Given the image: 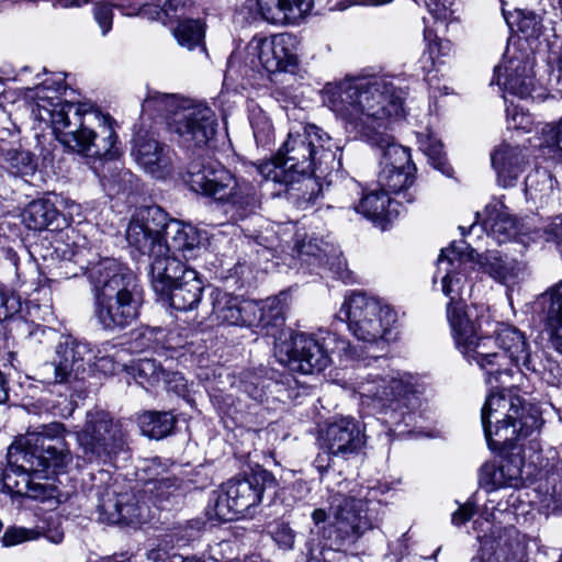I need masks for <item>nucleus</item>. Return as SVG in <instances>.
<instances>
[{
  "instance_id": "obj_33",
  "label": "nucleus",
  "mask_w": 562,
  "mask_h": 562,
  "mask_svg": "<svg viewBox=\"0 0 562 562\" xmlns=\"http://www.w3.org/2000/svg\"><path fill=\"white\" fill-rule=\"evenodd\" d=\"M392 201L387 192L384 190L372 191L364 194L358 204H351L350 207L363 217L380 226L386 228L387 222L391 220V211L389 206Z\"/></svg>"
},
{
  "instance_id": "obj_25",
  "label": "nucleus",
  "mask_w": 562,
  "mask_h": 562,
  "mask_svg": "<svg viewBox=\"0 0 562 562\" xmlns=\"http://www.w3.org/2000/svg\"><path fill=\"white\" fill-rule=\"evenodd\" d=\"M363 445L361 425L352 417H341L326 428L324 447L331 456L346 458L358 452Z\"/></svg>"
},
{
  "instance_id": "obj_47",
  "label": "nucleus",
  "mask_w": 562,
  "mask_h": 562,
  "mask_svg": "<svg viewBox=\"0 0 562 562\" xmlns=\"http://www.w3.org/2000/svg\"><path fill=\"white\" fill-rule=\"evenodd\" d=\"M541 18L532 11H516L518 30L527 37H538L541 33Z\"/></svg>"
},
{
  "instance_id": "obj_30",
  "label": "nucleus",
  "mask_w": 562,
  "mask_h": 562,
  "mask_svg": "<svg viewBox=\"0 0 562 562\" xmlns=\"http://www.w3.org/2000/svg\"><path fill=\"white\" fill-rule=\"evenodd\" d=\"M492 166L498 183L508 188L516 183L525 162V155L518 146L502 144L491 155Z\"/></svg>"
},
{
  "instance_id": "obj_35",
  "label": "nucleus",
  "mask_w": 562,
  "mask_h": 562,
  "mask_svg": "<svg viewBox=\"0 0 562 562\" xmlns=\"http://www.w3.org/2000/svg\"><path fill=\"white\" fill-rule=\"evenodd\" d=\"M557 180L547 169L537 168L525 179V193L527 199L540 205L547 204L555 194Z\"/></svg>"
},
{
  "instance_id": "obj_10",
  "label": "nucleus",
  "mask_w": 562,
  "mask_h": 562,
  "mask_svg": "<svg viewBox=\"0 0 562 562\" xmlns=\"http://www.w3.org/2000/svg\"><path fill=\"white\" fill-rule=\"evenodd\" d=\"M274 353L280 362L303 374L325 370L331 362V355L340 361L360 358L349 340L323 329L315 334L294 333L289 339H279L274 344Z\"/></svg>"
},
{
  "instance_id": "obj_32",
  "label": "nucleus",
  "mask_w": 562,
  "mask_h": 562,
  "mask_svg": "<svg viewBox=\"0 0 562 562\" xmlns=\"http://www.w3.org/2000/svg\"><path fill=\"white\" fill-rule=\"evenodd\" d=\"M164 237L168 241L169 254L179 251L186 258L193 255L200 245V236L195 227L177 220H168L166 215Z\"/></svg>"
},
{
  "instance_id": "obj_11",
  "label": "nucleus",
  "mask_w": 562,
  "mask_h": 562,
  "mask_svg": "<svg viewBox=\"0 0 562 562\" xmlns=\"http://www.w3.org/2000/svg\"><path fill=\"white\" fill-rule=\"evenodd\" d=\"M166 213L159 206L139 209L131 218L126 228V240L133 249L151 259V286L164 290V277L167 270L179 269V259L169 256V246L164 237Z\"/></svg>"
},
{
  "instance_id": "obj_43",
  "label": "nucleus",
  "mask_w": 562,
  "mask_h": 562,
  "mask_svg": "<svg viewBox=\"0 0 562 562\" xmlns=\"http://www.w3.org/2000/svg\"><path fill=\"white\" fill-rule=\"evenodd\" d=\"M273 382L257 372H246L240 380L241 391L257 403H263Z\"/></svg>"
},
{
  "instance_id": "obj_17",
  "label": "nucleus",
  "mask_w": 562,
  "mask_h": 562,
  "mask_svg": "<svg viewBox=\"0 0 562 562\" xmlns=\"http://www.w3.org/2000/svg\"><path fill=\"white\" fill-rule=\"evenodd\" d=\"M274 486V477L263 469L255 470L245 477L233 479L224 485L223 492L215 499V516L224 521L234 520L258 506L265 490Z\"/></svg>"
},
{
  "instance_id": "obj_62",
  "label": "nucleus",
  "mask_w": 562,
  "mask_h": 562,
  "mask_svg": "<svg viewBox=\"0 0 562 562\" xmlns=\"http://www.w3.org/2000/svg\"><path fill=\"white\" fill-rule=\"evenodd\" d=\"M329 514L326 513L323 508H317L312 513V520L315 525H319L325 522L328 518Z\"/></svg>"
},
{
  "instance_id": "obj_26",
  "label": "nucleus",
  "mask_w": 562,
  "mask_h": 562,
  "mask_svg": "<svg viewBox=\"0 0 562 562\" xmlns=\"http://www.w3.org/2000/svg\"><path fill=\"white\" fill-rule=\"evenodd\" d=\"M133 155L137 164L155 178L161 179L171 172V150L153 137L138 135Z\"/></svg>"
},
{
  "instance_id": "obj_51",
  "label": "nucleus",
  "mask_w": 562,
  "mask_h": 562,
  "mask_svg": "<svg viewBox=\"0 0 562 562\" xmlns=\"http://www.w3.org/2000/svg\"><path fill=\"white\" fill-rule=\"evenodd\" d=\"M20 308V297L13 292L0 286V322L12 317Z\"/></svg>"
},
{
  "instance_id": "obj_22",
  "label": "nucleus",
  "mask_w": 562,
  "mask_h": 562,
  "mask_svg": "<svg viewBox=\"0 0 562 562\" xmlns=\"http://www.w3.org/2000/svg\"><path fill=\"white\" fill-rule=\"evenodd\" d=\"M527 562V542L514 527L498 529L481 539L480 552L472 561Z\"/></svg>"
},
{
  "instance_id": "obj_15",
  "label": "nucleus",
  "mask_w": 562,
  "mask_h": 562,
  "mask_svg": "<svg viewBox=\"0 0 562 562\" xmlns=\"http://www.w3.org/2000/svg\"><path fill=\"white\" fill-rule=\"evenodd\" d=\"M126 430L104 411H89L86 422L77 432L80 457L87 462H108L126 445Z\"/></svg>"
},
{
  "instance_id": "obj_41",
  "label": "nucleus",
  "mask_w": 562,
  "mask_h": 562,
  "mask_svg": "<svg viewBox=\"0 0 562 562\" xmlns=\"http://www.w3.org/2000/svg\"><path fill=\"white\" fill-rule=\"evenodd\" d=\"M7 168L15 176H29L36 169L34 155L21 148H10L3 151Z\"/></svg>"
},
{
  "instance_id": "obj_57",
  "label": "nucleus",
  "mask_w": 562,
  "mask_h": 562,
  "mask_svg": "<svg viewBox=\"0 0 562 562\" xmlns=\"http://www.w3.org/2000/svg\"><path fill=\"white\" fill-rule=\"evenodd\" d=\"M238 15L241 16L243 21L247 24L262 21L261 14L259 13L258 0H247L239 9Z\"/></svg>"
},
{
  "instance_id": "obj_8",
  "label": "nucleus",
  "mask_w": 562,
  "mask_h": 562,
  "mask_svg": "<svg viewBox=\"0 0 562 562\" xmlns=\"http://www.w3.org/2000/svg\"><path fill=\"white\" fill-rule=\"evenodd\" d=\"M183 179L193 192L226 205L225 212L233 221H241L260 207L256 187L245 179L236 178L217 161H191Z\"/></svg>"
},
{
  "instance_id": "obj_12",
  "label": "nucleus",
  "mask_w": 562,
  "mask_h": 562,
  "mask_svg": "<svg viewBox=\"0 0 562 562\" xmlns=\"http://www.w3.org/2000/svg\"><path fill=\"white\" fill-rule=\"evenodd\" d=\"M337 317L347 323L351 334L381 352L394 339L395 311L383 301L364 293H352L342 303Z\"/></svg>"
},
{
  "instance_id": "obj_24",
  "label": "nucleus",
  "mask_w": 562,
  "mask_h": 562,
  "mask_svg": "<svg viewBox=\"0 0 562 562\" xmlns=\"http://www.w3.org/2000/svg\"><path fill=\"white\" fill-rule=\"evenodd\" d=\"M532 67L533 61L529 58L510 57L494 68L491 83L498 85L504 92L525 99L533 90Z\"/></svg>"
},
{
  "instance_id": "obj_58",
  "label": "nucleus",
  "mask_w": 562,
  "mask_h": 562,
  "mask_svg": "<svg viewBox=\"0 0 562 562\" xmlns=\"http://www.w3.org/2000/svg\"><path fill=\"white\" fill-rule=\"evenodd\" d=\"M475 514V506L471 502L460 505L459 508L452 513L451 522L454 526H461L469 521Z\"/></svg>"
},
{
  "instance_id": "obj_39",
  "label": "nucleus",
  "mask_w": 562,
  "mask_h": 562,
  "mask_svg": "<svg viewBox=\"0 0 562 562\" xmlns=\"http://www.w3.org/2000/svg\"><path fill=\"white\" fill-rule=\"evenodd\" d=\"M126 351L111 342H104L97 351L91 349L90 357L92 361L89 364L94 366L99 371L105 374H113L125 367L124 356Z\"/></svg>"
},
{
  "instance_id": "obj_36",
  "label": "nucleus",
  "mask_w": 562,
  "mask_h": 562,
  "mask_svg": "<svg viewBox=\"0 0 562 562\" xmlns=\"http://www.w3.org/2000/svg\"><path fill=\"white\" fill-rule=\"evenodd\" d=\"M283 184L289 187V198L301 210L314 205L322 193V188L313 176H296L293 182Z\"/></svg>"
},
{
  "instance_id": "obj_45",
  "label": "nucleus",
  "mask_w": 562,
  "mask_h": 562,
  "mask_svg": "<svg viewBox=\"0 0 562 562\" xmlns=\"http://www.w3.org/2000/svg\"><path fill=\"white\" fill-rule=\"evenodd\" d=\"M419 148L428 157L434 168L450 176L452 169L446 161L443 146L439 139L432 135L423 136L419 139Z\"/></svg>"
},
{
  "instance_id": "obj_56",
  "label": "nucleus",
  "mask_w": 562,
  "mask_h": 562,
  "mask_svg": "<svg viewBox=\"0 0 562 562\" xmlns=\"http://www.w3.org/2000/svg\"><path fill=\"white\" fill-rule=\"evenodd\" d=\"M419 3L420 0H414ZM427 10L437 20H446L450 15L449 1L448 0H423Z\"/></svg>"
},
{
  "instance_id": "obj_2",
  "label": "nucleus",
  "mask_w": 562,
  "mask_h": 562,
  "mask_svg": "<svg viewBox=\"0 0 562 562\" xmlns=\"http://www.w3.org/2000/svg\"><path fill=\"white\" fill-rule=\"evenodd\" d=\"M484 436L492 450L515 449L499 462H485L480 471V483L487 490L519 487L524 482L527 449L533 453L540 450L538 436L542 425L539 411L519 397L507 398L499 393H491L481 411Z\"/></svg>"
},
{
  "instance_id": "obj_5",
  "label": "nucleus",
  "mask_w": 562,
  "mask_h": 562,
  "mask_svg": "<svg viewBox=\"0 0 562 562\" xmlns=\"http://www.w3.org/2000/svg\"><path fill=\"white\" fill-rule=\"evenodd\" d=\"M456 346L464 358L474 361L486 374L491 386L506 384L514 375V368L535 372L529 345L525 334L517 327L499 324L494 336L481 337L475 323L457 307L449 314Z\"/></svg>"
},
{
  "instance_id": "obj_59",
  "label": "nucleus",
  "mask_w": 562,
  "mask_h": 562,
  "mask_svg": "<svg viewBox=\"0 0 562 562\" xmlns=\"http://www.w3.org/2000/svg\"><path fill=\"white\" fill-rule=\"evenodd\" d=\"M506 112L509 128L527 130L529 124L531 123L530 117L527 114L519 112L516 108L513 110L507 109Z\"/></svg>"
},
{
  "instance_id": "obj_27",
  "label": "nucleus",
  "mask_w": 562,
  "mask_h": 562,
  "mask_svg": "<svg viewBox=\"0 0 562 562\" xmlns=\"http://www.w3.org/2000/svg\"><path fill=\"white\" fill-rule=\"evenodd\" d=\"M480 269L494 281L512 286L520 282L526 276V266L522 261L497 250L477 255Z\"/></svg>"
},
{
  "instance_id": "obj_60",
  "label": "nucleus",
  "mask_w": 562,
  "mask_h": 562,
  "mask_svg": "<svg viewBox=\"0 0 562 562\" xmlns=\"http://www.w3.org/2000/svg\"><path fill=\"white\" fill-rule=\"evenodd\" d=\"M164 12L168 18H177L178 12L184 9L182 0H167L164 4Z\"/></svg>"
},
{
  "instance_id": "obj_37",
  "label": "nucleus",
  "mask_w": 562,
  "mask_h": 562,
  "mask_svg": "<svg viewBox=\"0 0 562 562\" xmlns=\"http://www.w3.org/2000/svg\"><path fill=\"white\" fill-rule=\"evenodd\" d=\"M137 422L143 435L161 439L172 431L176 418L169 412H146L138 416Z\"/></svg>"
},
{
  "instance_id": "obj_61",
  "label": "nucleus",
  "mask_w": 562,
  "mask_h": 562,
  "mask_svg": "<svg viewBox=\"0 0 562 562\" xmlns=\"http://www.w3.org/2000/svg\"><path fill=\"white\" fill-rule=\"evenodd\" d=\"M551 329L550 342L552 348L562 356V325L549 327Z\"/></svg>"
},
{
  "instance_id": "obj_40",
  "label": "nucleus",
  "mask_w": 562,
  "mask_h": 562,
  "mask_svg": "<svg viewBox=\"0 0 562 562\" xmlns=\"http://www.w3.org/2000/svg\"><path fill=\"white\" fill-rule=\"evenodd\" d=\"M549 327L562 325V281L548 289L540 297Z\"/></svg>"
},
{
  "instance_id": "obj_44",
  "label": "nucleus",
  "mask_w": 562,
  "mask_h": 562,
  "mask_svg": "<svg viewBox=\"0 0 562 562\" xmlns=\"http://www.w3.org/2000/svg\"><path fill=\"white\" fill-rule=\"evenodd\" d=\"M173 35L181 46L193 49L202 43L204 29L199 20L188 19L178 24L173 31Z\"/></svg>"
},
{
  "instance_id": "obj_31",
  "label": "nucleus",
  "mask_w": 562,
  "mask_h": 562,
  "mask_svg": "<svg viewBox=\"0 0 562 562\" xmlns=\"http://www.w3.org/2000/svg\"><path fill=\"white\" fill-rule=\"evenodd\" d=\"M484 213L482 228L497 243H505L516 235V221L503 203L487 204Z\"/></svg>"
},
{
  "instance_id": "obj_64",
  "label": "nucleus",
  "mask_w": 562,
  "mask_h": 562,
  "mask_svg": "<svg viewBox=\"0 0 562 562\" xmlns=\"http://www.w3.org/2000/svg\"><path fill=\"white\" fill-rule=\"evenodd\" d=\"M550 232L562 241V218H559V222H553L551 224Z\"/></svg>"
},
{
  "instance_id": "obj_52",
  "label": "nucleus",
  "mask_w": 562,
  "mask_h": 562,
  "mask_svg": "<svg viewBox=\"0 0 562 562\" xmlns=\"http://www.w3.org/2000/svg\"><path fill=\"white\" fill-rule=\"evenodd\" d=\"M274 542L283 550H291L294 547L295 533L286 524H279L271 531Z\"/></svg>"
},
{
  "instance_id": "obj_23",
  "label": "nucleus",
  "mask_w": 562,
  "mask_h": 562,
  "mask_svg": "<svg viewBox=\"0 0 562 562\" xmlns=\"http://www.w3.org/2000/svg\"><path fill=\"white\" fill-rule=\"evenodd\" d=\"M462 246L451 245L442 249L438 258L437 270L443 273L441 278V291L449 297L447 315L461 306L462 311L471 318L465 305L461 301L462 289L465 283V277L459 272V269L465 263Z\"/></svg>"
},
{
  "instance_id": "obj_13",
  "label": "nucleus",
  "mask_w": 562,
  "mask_h": 562,
  "mask_svg": "<svg viewBox=\"0 0 562 562\" xmlns=\"http://www.w3.org/2000/svg\"><path fill=\"white\" fill-rule=\"evenodd\" d=\"M297 40L290 33H278L271 36L255 35L245 47V59L241 53L234 52L227 61L226 76H248L249 71L259 66L268 72H293L299 64Z\"/></svg>"
},
{
  "instance_id": "obj_21",
  "label": "nucleus",
  "mask_w": 562,
  "mask_h": 562,
  "mask_svg": "<svg viewBox=\"0 0 562 562\" xmlns=\"http://www.w3.org/2000/svg\"><path fill=\"white\" fill-rule=\"evenodd\" d=\"M164 281L166 283L164 290L160 291L155 286L153 290L162 300L168 301L172 308L188 312L198 307L202 299L203 284L195 270L187 269L179 260V269L175 272L167 270Z\"/></svg>"
},
{
  "instance_id": "obj_4",
  "label": "nucleus",
  "mask_w": 562,
  "mask_h": 562,
  "mask_svg": "<svg viewBox=\"0 0 562 562\" xmlns=\"http://www.w3.org/2000/svg\"><path fill=\"white\" fill-rule=\"evenodd\" d=\"M61 88L60 80L52 85L45 80L36 88V95L42 101L36 104L37 117L49 123L56 138L69 149L102 166L112 164L119 155L113 119L90 104L44 94L45 90L58 92Z\"/></svg>"
},
{
  "instance_id": "obj_28",
  "label": "nucleus",
  "mask_w": 562,
  "mask_h": 562,
  "mask_svg": "<svg viewBox=\"0 0 562 562\" xmlns=\"http://www.w3.org/2000/svg\"><path fill=\"white\" fill-rule=\"evenodd\" d=\"M261 20L273 25H297L311 12L313 0H258Z\"/></svg>"
},
{
  "instance_id": "obj_49",
  "label": "nucleus",
  "mask_w": 562,
  "mask_h": 562,
  "mask_svg": "<svg viewBox=\"0 0 562 562\" xmlns=\"http://www.w3.org/2000/svg\"><path fill=\"white\" fill-rule=\"evenodd\" d=\"M541 135V148L547 147L554 156L562 155V120L555 126L543 127Z\"/></svg>"
},
{
  "instance_id": "obj_1",
  "label": "nucleus",
  "mask_w": 562,
  "mask_h": 562,
  "mask_svg": "<svg viewBox=\"0 0 562 562\" xmlns=\"http://www.w3.org/2000/svg\"><path fill=\"white\" fill-rule=\"evenodd\" d=\"M384 75L347 78L324 91V103L340 117L355 138H361L381 151V190L390 193L411 187V153L387 133L390 125L404 117V95Z\"/></svg>"
},
{
  "instance_id": "obj_46",
  "label": "nucleus",
  "mask_w": 562,
  "mask_h": 562,
  "mask_svg": "<svg viewBox=\"0 0 562 562\" xmlns=\"http://www.w3.org/2000/svg\"><path fill=\"white\" fill-rule=\"evenodd\" d=\"M41 537V532L34 528L12 526L5 529L1 543L3 547H14L26 541H34Z\"/></svg>"
},
{
  "instance_id": "obj_6",
  "label": "nucleus",
  "mask_w": 562,
  "mask_h": 562,
  "mask_svg": "<svg viewBox=\"0 0 562 562\" xmlns=\"http://www.w3.org/2000/svg\"><path fill=\"white\" fill-rule=\"evenodd\" d=\"M339 146L316 125L291 130L272 160L261 162L257 171L266 180L291 183L296 176H326L340 167Z\"/></svg>"
},
{
  "instance_id": "obj_19",
  "label": "nucleus",
  "mask_w": 562,
  "mask_h": 562,
  "mask_svg": "<svg viewBox=\"0 0 562 562\" xmlns=\"http://www.w3.org/2000/svg\"><path fill=\"white\" fill-rule=\"evenodd\" d=\"M91 347L86 341L67 338L56 346L53 361L37 369L41 382L45 384L69 383L80 378L85 366L92 361Z\"/></svg>"
},
{
  "instance_id": "obj_16",
  "label": "nucleus",
  "mask_w": 562,
  "mask_h": 562,
  "mask_svg": "<svg viewBox=\"0 0 562 562\" xmlns=\"http://www.w3.org/2000/svg\"><path fill=\"white\" fill-rule=\"evenodd\" d=\"M212 312L210 318L217 324L233 326L268 327L283 325L284 317L279 302L259 306L251 301H240L227 292L215 289L210 294Z\"/></svg>"
},
{
  "instance_id": "obj_53",
  "label": "nucleus",
  "mask_w": 562,
  "mask_h": 562,
  "mask_svg": "<svg viewBox=\"0 0 562 562\" xmlns=\"http://www.w3.org/2000/svg\"><path fill=\"white\" fill-rule=\"evenodd\" d=\"M93 15L101 29V34L106 35L112 29L113 11L112 5L106 3H98L93 9Z\"/></svg>"
},
{
  "instance_id": "obj_38",
  "label": "nucleus",
  "mask_w": 562,
  "mask_h": 562,
  "mask_svg": "<svg viewBox=\"0 0 562 562\" xmlns=\"http://www.w3.org/2000/svg\"><path fill=\"white\" fill-rule=\"evenodd\" d=\"M182 100L177 94L161 93L158 91H149L142 104V112L149 115L165 116L168 121L172 119L175 112L179 110Z\"/></svg>"
},
{
  "instance_id": "obj_55",
  "label": "nucleus",
  "mask_w": 562,
  "mask_h": 562,
  "mask_svg": "<svg viewBox=\"0 0 562 562\" xmlns=\"http://www.w3.org/2000/svg\"><path fill=\"white\" fill-rule=\"evenodd\" d=\"M251 125L256 142L261 145L268 144L273 130L271 123L265 117H260L254 120Z\"/></svg>"
},
{
  "instance_id": "obj_42",
  "label": "nucleus",
  "mask_w": 562,
  "mask_h": 562,
  "mask_svg": "<svg viewBox=\"0 0 562 562\" xmlns=\"http://www.w3.org/2000/svg\"><path fill=\"white\" fill-rule=\"evenodd\" d=\"M132 368L137 383L144 387L155 386L166 374V370L155 359H138Z\"/></svg>"
},
{
  "instance_id": "obj_50",
  "label": "nucleus",
  "mask_w": 562,
  "mask_h": 562,
  "mask_svg": "<svg viewBox=\"0 0 562 562\" xmlns=\"http://www.w3.org/2000/svg\"><path fill=\"white\" fill-rule=\"evenodd\" d=\"M424 40L427 43L431 58L439 56H449L452 52V44L448 40L439 38L431 29L424 30Z\"/></svg>"
},
{
  "instance_id": "obj_54",
  "label": "nucleus",
  "mask_w": 562,
  "mask_h": 562,
  "mask_svg": "<svg viewBox=\"0 0 562 562\" xmlns=\"http://www.w3.org/2000/svg\"><path fill=\"white\" fill-rule=\"evenodd\" d=\"M162 381L166 383L168 391H171L179 396H186L188 391V382L183 374L179 372L166 371Z\"/></svg>"
},
{
  "instance_id": "obj_18",
  "label": "nucleus",
  "mask_w": 562,
  "mask_h": 562,
  "mask_svg": "<svg viewBox=\"0 0 562 562\" xmlns=\"http://www.w3.org/2000/svg\"><path fill=\"white\" fill-rule=\"evenodd\" d=\"M169 128L178 136V143L183 148L204 150L216 134V114L203 102L182 100L169 122Z\"/></svg>"
},
{
  "instance_id": "obj_63",
  "label": "nucleus",
  "mask_w": 562,
  "mask_h": 562,
  "mask_svg": "<svg viewBox=\"0 0 562 562\" xmlns=\"http://www.w3.org/2000/svg\"><path fill=\"white\" fill-rule=\"evenodd\" d=\"M45 537L47 538L48 541H50L52 543H55V544H59L60 542H63L64 540V532L56 529V530H53V531H48Z\"/></svg>"
},
{
  "instance_id": "obj_7",
  "label": "nucleus",
  "mask_w": 562,
  "mask_h": 562,
  "mask_svg": "<svg viewBox=\"0 0 562 562\" xmlns=\"http://www.w3.org/2000/svg\"><path fill=\"white\" fill-rule=\"evenodd\" d=\"M93 295V313L109 330L123 329L139 315L142 293L136 277L113 258L89 262L86 272Z\"/></svg>"
},
{
  "instance_id": "obj_20",
  "label": "nucleus",
  "mask_w": 562,
  "mask_h": 562,
  "mask_svg": "<svg viewBox=\"0 0 562 562\" xmlns=\"http://www.w3.org/2000/svg\"><path fill=\"white\" fill-rule=\"evenodd\" d=\"M99 518L108 524L132 525L142 521L143 508L136 495L117 481L97 491Z\"/></svg>"
},
{
  "instance_id": "obj_14",
  "label": "nucleus",
  "mask_w": 562,
  "mask_h": 562,
  "mask_svg": "<svg viewBox=\"0 0 562 562\" xmlns=\"http://www.w3.org/2000/svg\"><path fill=\"white\" fill-rule=\"evenodd\" d=\"M370 503L366 499L340 492L329 497L330 522L324 536L335 550H341L356 543L368 530L374 528L370 515Z\"/></svg>"
},
{
  "instance_id": "obj_3",
  "label": "nucleus",
  "mask_w": 562,
  "mask_h": 562,
  "mask_svg": "<svg viewBox=\"0 0 562 562\" xmlns=\"http://www.w3.org/2000/svg\"><path fill=\"white\" fill-rule=\"evenodd\" d=\"M64 432L63 424L52 423L29 431L12 443L7 467L0 475L3 486L50 507L57 506L60 492L49 482V475L63 472L72 459Z\"/></svg>"
},
{
  "instance_id": "obj_29",
  "label": "nucleus",
  "mask_w": 562,
  "mask_h": 562,
  "mask_svg": "<svg viewBox=\"0 0 562 562\" xmlns=\"http://www.w3.org/2000/svg\"><path fill=\"white\" fill-rule=\"evenodd\" d=\"M297 251L302 260L310 262L308 258H314L319 266L328 267L334 278L344 282L349 280V272L339 251L322 238L312 237L308 240H303Z\"/></svg>"
},
{
  "instance_id": "obj_34",
  "label": "nucleus",
  "mask_w": 562,
  "mask_h": 562,
  "mask_svg": "<svg viewBox=\"0 0 562 562\" xmlns=\"http://www.w3.org/2000/svg\"><path fill=\"white\" fill-rule=\"evenodd\" d=\"M60 214L55 205L48 200L32 201L23 213V221L26 226L34 231H42L49 227L58 229Z\"/></svg>"
},
{
  "instance_id": "obj_48",
  "label": "nucleus",
  "mask_w": 562,
  "mask_h": 562,
  "mask_svg": "<svg viewBox=\"0 0 562 562\" xmlns=\"http://www.w3.org/2000/svg\"><path fill=\"white\" fill-rule=\"evenodd\" d=\"M94 173L100 178V182L109 194L120 192L122 189L121 181H130L132 173L128 171H119L115 173L108 175L105 171L99 170L97 166H92Z\"/></svg>"
},
{
  "instance_id": "obj_9",
  "label": "nucleus",
  "mask_w": 562,
  "mask_h": 562,
  "mask_svg": "<svg viewBox=\"0 0 562 562\" xmlns=\"http://www.w3.org/2000/svg\"><path fill=\"white\" fill-rule=\"evenodd\" d=\"M352 386L362 398L372 401L379 420L390 429L396 430L402 425L407 427L414 422L418 398L406 374L361 371L357 373Z\"/></svg>"
}]
</instances>
